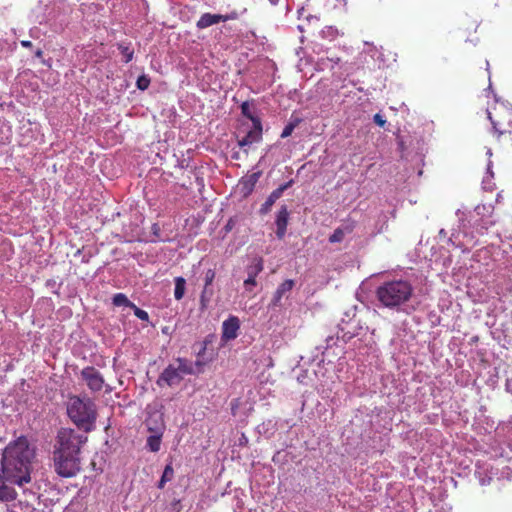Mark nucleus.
<instances>
[{"instance_id":"1","label":"nucleus","mask_w":512,"mask_h":512,"mask_svg":"<svg viewBox=\"0 0 512 512\" xmlns=\"http://www.w3.org/2000/svg\"><path fill=\"white\" fill-rule=\"evenodd\" d=\"M34 449L26 437L21 436L10 442L3 451L0 470V500H9L15 491L8 484L19 486L30 482V466Z\"/></svg>"},{"instance_id":"2","label":"nucleus","mask_w":512,"mask_h":512,"mask_svg":"<svg viewBox=\"0 0 512 512\" xmlns=\"http://www.w3.org/2000/svg\"><path fill=\"white\" fill-rule=\"evenodd\" d=\"M413 294L411 280L404 278L387 279L376 287V299L390 310H399L401 306L410 302Z\"/></svg>"},{"instance_id":"3","label":"nucleus","mask_w":512,"mask_h":512,"mask_svg":"<svg viewBox=\"0 0 512 512\" xmlns=\"http://www.w3.org/2000/svg\"><path fill=\"white\" fill-rule=\"evenodd\" d=\"M67 414L70 420L84 432L88 433L95 428L97 407L88 396H70L67 401Z\"/></svg>"},{"instance_id":"4","label":"nucleus","mask_w":512,"mask_h":512,"mask_svg":"<svg viewBox=\"0 0 512 512\" xmlns=\"http://www.w3.org/2000/svg\"><path fill=\"white\" fill-rule=\"evenodd\" d=\"M203 370V363L192 362L178 357L170 363L159 375L156 383L159 387H174L179 385L186 375H196Z\"/></svg>"},{"instance_id":"5","label":"nucleus","mask_w":512,"mask_h":512,"mask_svg":"<svg viewBox=\"0 0 512 512\" xmlns=\"http://www.w3.org/2000/svg\"><path fill=\"white\" fill-rule=\"evenodd\" d=\"M87 441V436L71 428H62L58 431L54 453L80 454V449Z\"/></svg>"},{"instance_id":"6","label":"nucleus","mask_w":512,"mask_h":512,"mask_svg":"<svg viewBox=\"0 0 512 512\" xmlns=\"http://www.w3.org/2000/svg\"><path fill=\"white\" fill-rule=\"evenodd\" d=\"M56 473L64 478L75 476L80 471V458L75 454L53 453Z\"/></svg>"},{"instance_id":"7","label":"nucleus","mask_w":512,"mask_h":512,"mask_svg":"<svg viewBox=\"0 0 512 512\" xmlns=\"http://www.w3.org/2000/svg\"><path fill=\"white\" fill-rule=\"evenodd\" d=\"M241 111L242 114L252 122V128L243 137H241V139H238V145L240 149L247 154L248 149L256 141V116L254 114L253 104H250L248 101L242 103Z\"/></svg>"},{"instance_id":"8","label":"nucleus","mask_w":512,"mask_h":512,"mask_svg":"<svg viewBox=\"0 0 512 512\" xmlns=\"http://www.w3.org/2000/svg\"><path fill=\"white\" fill-rule=\"evenodd\" d=\"M505 116H511L510 112L505 109H501L500 111L495 109L494 113L488 111V118L491 121L492 129L497 134L498 138L502 134L511 133L510 121L509 119L505 121Z\"/></svg>"},{"instance_id":"9","label":"nucleus","mask_w":512,"mask_h":512,"mask_svg":"<svg viewBox=\"0 0 512 512\" xmlns=\"http://www.w3.org/2000/svg\"><path fill=\"white\" fill-rule=\"evenodd\" d=\"M239 17V14L236 11H232L228 14H211L204 13L200 16L199 20L196 23V27L198 29H205L212 25L218 24L220 22H226L229 20H235Z\"/></svg>"},{"instance_id":"10","label":"nucleus","mask_w":512,"mask_h":512,"mask_svg":"<svg viewBox=\"0 0 512 512\" xmlns=\"http://www.w3.org/2000/svg\"><path fill=\"white\" fill-rule=\"evenodd\" d=\"M81 377L92 392H99L102 390L104 386V378L95 367L88 366L82 369Z\"/></svg>"},{"instance_id":"11","label":"nucleus","mask_w":512,"mask_h":512,"mask_svg":"<svg viewBox=\"0 0 512 512\" xmlns=\"http://www.w3.org/2000/svg\"><path fill=\"white\" fill-rule=\"evenodd\" d=\"M152 418L147 420L148 430L151 432V435L147 438L146 446L151 452H158L161 447V439L164 430V425L162 422L155 424L152 426L151 424Z\"/></svg>"},{"instance_id":"12","label":"nucleus","mask_w":512,"mask_h":512,"mask_svg":"<svg viewBox=\"0 0 512 512\" xmlns=\"http://www.w3.org/2000/svg\"><path fill=\"white\" fill-rule=\"evenodd\" d=\"M289 224V210L286 206H282L277 212L275 218L276 231L275 234L279 240H282L287 232Z\"/></svg>"},{"instance_id":"13","label":"nucleus","mask_w":512,"mask_h":512,"mask_svg":"<svg viewBox=\"0 0 512 512\" xmlns=\"http://www.w3.org/2000/svg\"><path fill=\"white\" fill-rule=\"evenodd\" d=\"M239 327V319L235 316H230L222 323V339L225 341L235 339L238 335Z\"/></svg>"},{"instance_id":"14","label":"nucleus","mask_w":512,"mask_h":512,"mask_svg":"<svg viewBox=\"0 0 512 512\" xmlns=\"http://www.w3.org/2000/svg\"><path fill=\"white\" fill-rule=\"evenodd\" d=\"M293 180H289L287 183L280 185L278 188L274 189V191L271 193V195L267 198V200L263 203V205L260 208V212L267 213L270 211L273 204H275V201L281 198L284 190L288 189L290 186H292Z\"/></svg>"},{"instance_id":"15","label":"nucleus","mask_w":512,"mask_h":512,"mask_svg":"<svg viewBox=\"0 0 512 512\" xmlns=\"http://www.w3.org/2000/svg\"><path fill=\"white\" fill-rule=\"evenodd\" d=\"M256 184V173H252L249 175L247 180H244L239 183L237 189L238 192L243 196L247 197L250 195L254 189V186Z\"/></svg>"},{"instance_id":"16","label":"nucleus","mask_w":512,"mask_h":512,"mask_svg":"<svg viewBox=\"0 0 512 512\" xmlns=\"http://www.w3.org/2000/svg\"><path fill=\"white\" fill-rule=\"evenodd\" d=\"M8 501H12L11 503L7 504L8 512H33L34 510L32 505H30L27 501H15L14 497Z\"/></svg>"},{"instance_id":"17","label":"nucleus","mask_w":512,"mask_h":512,"mask_svg":"<svg viewBox=\"0 0 512 512\" xmlns=\"http://www.w3.org/2000/svg\"><path fill=\"white\" fill-rule=\"evenodd\" d=\"M256 284V266L252 263L247 266V278L244 279V286L246 290H251V288Z\"/></svg>"},{"instance_id":"18","label":"nucleus","mask_w":512,"mask_h":512,"mask_svg":"<svg viewBox=\"0 0 512 512\" xmlns=\"http://www.w3.org/2000/svg\"><path fill=\"white\" fill-rule=\"evenodd\" d=\"M174 477V469L171 463L167 464L164 468L161 479L159 480L157 487L163 489L167 482H170Z\"/></svg>"},{"instance_id":"19","label":"nucleus","mask_w":512,"mask_h":512,"mask_svg":"<svg viewBox=\"0 0 512 512\" xmlns=\"http://www.w3.org/2000/svg\"><path fill=\"white\" fill-rule=\"evenodd\" d=\"M186 281L183 277L175 278L174 297L176 300H181L185 294Z\"/></svg>"},{"instance_id":"20","label":"nucleus","mask_w":512,"mask_h":512,"mask_svg":"<svg viewBox=\"0 0 512 512\" xmlns=\"http://www.w3.org/2000/svg\"><path fill=\"white\" fill-rule=\"evenodd\" d=\"M112 302L115 306H126V307H129L131 308L132 305L134 304L133 302H131L127 296L123 293H117L113 296V299H112Z\"/></svg>"},{"instance_id":"21","label":"nucleus","mask_w":512,"mask_h":512,"mask_svg":"<svg viewBox=\"0 0 512 512\" xmlns=\"http://www.w3.org/2000/svg\"><path fill=\"white\" fill-rule=\"evenodd\" d=\"M118 49L124 57V62L128 63L133 59L134 51L124 44H119Z\"/></svg>"},{"instance_id":"22","label":"nucleus","mask_w":512,"mask_h":512,"mask_svg":"<svg viewBox=\"0 0 512 512\" xmlns=\"http://www.w3.org/2000/svg\"><path fill=\"white\" fill-rule=\"evenodd\" d=\"M344 232L342 228H335L334 231L329 235L328 240L331 243L341 242L343 241Z\"/></svg>"},{"instance_id":"23","label":"nucleus","mask_w":512,"mask_h":512,"mask_svg":"<svg viewBox=\"0 0 512 512\" xmlns=\"http://www.w3.org/2000/svg\"><path fill=\"white\" fill-rule=\"evenodd\" d=\"M295 285V282L293 280H285L284 282L281 283V285L279 286V288L277 289V294L279 296L287 293V291L291 290Z\"/></svg>"},{"instance_id":"24","label":"nucleus","mask_w":512,"mask_h":512,"mask_svg":"<svg viewBox=\"0 0 512 512\" xmlns=\"http://www.w3.org/2000/svg\"><path fill=\"white\" fill-rule=\"evenodd\" d=\"M150 85V78L148 77V75L146 74H143L141 76L138 77L137 81H136V86L139 90H146Z\"/></svg>"},{"instance_id":"25","label":"nucleus","mask_w":512,"mask_h":512,"mask_svg":"<svg viewBox=\"0 0 512 512\" xmlns=\"http://www.w3.org/2000/svg\"><path fill=\"white\" fill-rule=\"evenodd\" d=\"M213 295V290L210 286H205L201 293V304L202 306H206L207 303L210 301L211 297Z\"/></svg>"},{"instance_id":"26","label":"nucleus","mask_w":512,"mask_h":512,"mask_svg":"<svg viewBox=\"0 0 512 512\" xmlns=\"http://www.w3.org/2000/svg\"><path fill=\"white\" fill-rule=\"evenodd\" d=\"M131 309L133 310L134 315L137 318H139L140 320H142V321H148L149 320V315H148V313L145 310L137 307L135 304L132 305Z\"/></svg>"},{"instance_id":"27","label":"nucleus","mask_w":512,"mask_h":512,"mask_svg":"<svg viewBox=\"0 0 512 512\" xmlns=\"http://www.w3.org/2000/svg\"><path fill=\"white\" fill-rule=\"evenodd\" d=\"M215 275H216V273L213 269H208L205 273V279H204L205 284L204 285L211 286L215 279Z\"/></svg>"},{"instance_id":"28","label":"nucleus","mask_w":512,"mask_h":512,"mask_svg":"<svg viewBox=\"0 0 512 512\" xmlns=\"http://www.w3.org/2000/svg\"><path fill=\"white\" fill-rule=\"evenodd\" d=\"M294 130H295V124L289 123L288 125H286L284 127L283 131L281 132V138L289 137V135H291Z\"/></svg>"},{"instance_id":"29","label":"nucleus","mask_w":512,"mask_h":512,"mask_svg":"<svg viewBox=\"0 0 512 512\" xmlns=\"http://www.w3.org/2000/svg\"><path fill=\"white\" fill-rule=\"evenodd\" d=\"M373 119H374V122H375L377 125L381 126V127H383V126L385 125V123H386L385 119H384V118H383V116H382V115H380V114H376V115H374Z\"/></svg>"},{"instance_id":"30","label":"nucleus","mask_w":512,"mask_h":512,"mask_svg":"<svg viewBox=\"0 0 512 512\" xmlns=\"http://www.w3.org/2000/svg\"><path fill=\"white\" fill-rule=\"evenodd\" d=\"M494 224H495V222H494V220H493V219H488V220H486V221L482 224V226H481V227H482V228H484V229H488L490 226H492V225H494Z\"/></svg>"},{"instance_id":"31","label":"nucleus","mask_w":512,"mask_h":512,"mask_svg":"<svg viewBox=\"0 0 512 512\" xmlns=\"http://www.w3.org/2000/svg\"><path fill=\"white\" fill-rule=\"evenodd\" d=\"M21 45L26 48H30L32 46V43L28 40L21 41Z\"/></svg>"},{"instance_id":"32","label":"nucleus","mask_w":512,"mask_h":512,"mask_svg":"<svg viewBox=\"0 0 512 512\" xmlns=\"http://www.w3.org/2000/svg\"><path fill=\"white\" fill-rule=\"evenodd\" d=\"M485 210V206L484 204H482L481 206H477L475 211L478 215H480L481 211H484Z\"/></svg>"},{"instance_id":"33","label":"nucleus","mask_w":512,"mask_h":512,"mask_svg":"<svg viewBox=\"0 0 512 512\" xmlns=\"http://www.w3.org/2000/svg\"><path fill=\"white\" fill-rule=\"evenodd\" d=\"M262 1H267L269 2L271 5H277L278 1L279 0H262Z\"/></svg>"},{"instance_id":"34","label":"nucleus","mask_w":512,"mask_h":512,"mask_svg":"<svg viewBox=\"0 0 512 512\" xmlns=\"http://www.w3.org/2000/svg\"><path fill=\"white\" fill-rule=\"evenodd\" d=\"M261 130H262V128H261V123H260V121H258V136H259V137H260V135H261Z\"/></svg>"},{"instance_id":"35","label":"nucleus","mask_w":512,"mask_h":512,"mask_svg":"<svg viewBox=\"0 0 512 512\" xmlns=\"http://www.w3.org/2000/svg\"><path fill=\"white\" fill-rule=\"evenodd\" d=\"M261 270H262V264H261V262L259 261V262H258V272H261Z\"/></svg>"},{"instance_id":"36","label":"nucleus","mask_w":512,"mask_h":512,"mask_svg":"<svg viewBox=\"0 0 512 512\" xmlns=\"http://www.w3.org/2000/svg\"><path fill=\"white\" fill-rule=\"evenodd\" d=\"M41 55H42V51H41V50H38V51L36 52V56L40 57Z\"/></svg>"},{"instance_id":"37","label":"nucleus","mask_w":512,"mask_h":512,"mask_svg":"<svg viewBox=\"0 0 512 512\" xmlns=\"http://www.w3.org/2000/svg\"><path fill=\"white\" fill-rule=\"evenodd\" d=\"M439 233L445 235V230H441Z\"/></svg>"}]
</instances>
